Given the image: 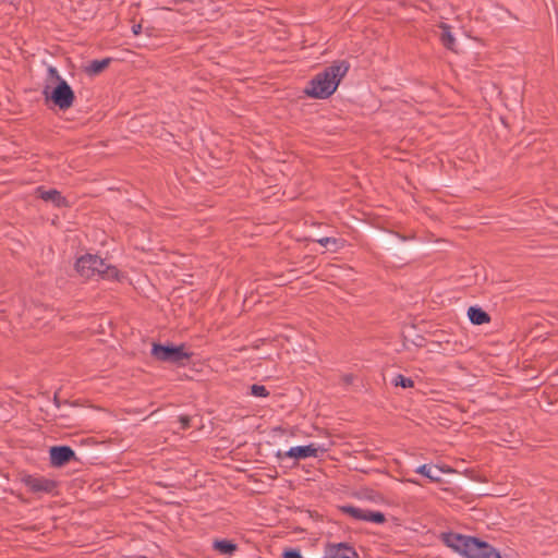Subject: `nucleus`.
Masks as SVG:
<instances>
[{
	"label": "nucleus",
	"instance_id": "1",
	"mask_svg": "<svg viewBox=\"0 0 558 558\" xmlns=\"http://www.w3.org/2000/svg\"><path fill=\"white\" fill-rule=\"evenodd\" d=\"M349 70L345 61L333 62L324 72L317 74L306 86L304 93L312 98L326 99L338 88L341 80Z\"/></svg>",
	"mask_w": 558,
	"mask_h": 558
},
{
	"label": "nucleus",
	"instance_id": "2",
	"mask_svg": "<svg viewBox=\"0 0 558 558\" xmlns=\"http://www.w3.org/2000/svg\"><path fill=\"white\" fill-rule=\"evenodd\" d=\"M43 96L46 104H52L62 111L70 109L75 101L74 90L53 66L47 69Z\"/></svg>",
	"mask_w": 558,
	"mask_h": 558
},
{
	"label": "nucleus",
	"instance_id": "3",
	"mask_svg": "<svg viewBox=\"0 0 558 558\" xmlns=\"http://www.w3.org/2000/svg\"><path fill=\"white\" fill-rule=\"evenodd\" d=\"M442 542L466 558H501L500 553L486 542L457 533H442Z\"/></svg>",
	"mask_w": 558,
	"mask_h": 558
},
{
	"label": "nucleus",
	"instance_id": "4",
	"mask_svg": "<svg viewBox=\"0 0 558 558\" xmlns=\"http://www.w3.org/2000/svg\"><path fill=\"white\" fill-rule=\"evenodd\" d=\"M74 269L84 279H93L97 276L104 280L122 281L124 278L114 265L108 264L98 255L93 254H84L77 257Z\"/></svg>",
	"mask_w": 558,
	"mask_h": 558
},
{
	"label": "nucleus",
	"instance_id": "5",
	"mask_svg": "<svg viewBox=\"0 0 558 558\" xmlns=\"http://www.w3.org/2000/svg\"><path fill=\"white\" fill-rule=\"evenodd\" d=\"M151 356L159 362L184 365V362L191 359L192 353L187 352L184 345L175 347L154 343Z\"/></svg>",
	"mask_w": 558,
	"mask_h": 558
},
{
	"label": "nucleus",
	"instance_id": "6",
	"mask_svg": "<svg viewBox=\"0 0 558 558\" xmlns=\"http://www.w3.org/2000/svg\"><path fill=\"white\" fill-rule=\"evenodd\" d=\"M22 483L34 494H50L57 487V482L43 477L25 474L21 477Z\"/></svg>",
	"mask_w": 558,
	"mask_h": 558
},
{
	"label": "nucleus",
	"instance_id": "7",
	"mask_svg": "<svg viewBox=\"0 0 558 558\" xmlns=\"http://www.w3.org/2000/svg\"><path fill=\"white\" fill-rule=\"evenodd\" d=\"M325 451H326V449H323V448L316 446L315 444H310L306 446L292 447L284 453L279 451L277 453V457L279 459L291 458L294 460H301V459H306V458H316V457H318V454L320 452L323 453Z\"/></svg>",
	"mask_w": 558,
	"mask_h": 558
},
{
	"label": "nucleus",
	"instance_id": "8",
	"mask_svg": "<svg viewBox=\"0 0 558 558\" xmlns=\"http://www.w3.org/2000/svg\"><path fill=\"white\" fill-rule=\"evenodd\" d=\"M340 510L343 513H347L355 519L359 520H366L372 521L376 523H383L385 522V515L381 512H371V511H364L360 508H355L352 506H342L340 507Z\"/></svg>",
	"mask_w": 558,
	"mask_h": 558
},
{
	"label": "nucleus",
	"instance_id": "9",
	"mask_svg": "<svg viewBox=\"0 0 558 558\" xmlns=\"http://www.w3.org/2000/svg\"><path fill=\"white\" fill-rule=\"evenodd\" d=\"M52 466L60 468L75 457V452L66 446L51 447L49 450Z\"/></svg>",
	"mask_w": 558,
	"mask_h": 558
},
{
	"label": "nucleus",
	"instance_id": "10",
	"mask_svg": "<svg viewBox=\"0 0 558 558\" xmlns=\"http://www.w3.org/2000/svg\"><path fill=\"white\" fill-rule=\"evenodd\" d=\"M357 554L344 543L327 544L324 558H355Z\"/></svg>",
	"mask_w": 558,
	"mask_h": 558
},
{
	"label": "nucleus",
	"instance_id": "11",
	"mask_svg": "<svg viewBox=\"0 0 558 558\" xmlns=\"http://www.w3.org/2000/svg\"><path fill=\"white\" fill-rule=\"evenodd\" d=\"M36 194L43 201L51 203V204H53L57 207H62V206H66L68 205L65 198L57 190L38 189L36 191Z\"/></svg>",
	"mask_w": 558,
	"mask_h": 558
},
{
	"label": "nucleus",
	"instance_id": "12",
	"mask_svg": "<svg viewBox=\"0 0 558 558\" xmlns=\"http://www.w3.org/2000/svg\"><path fill=\"white\" fill-rule=\"evenodd\" d=\"M468 317L474 325L487 324L490 320L489 315L480 307H470L468 310Z\"/></svg>",
	"mask_w": 558,
	"mask_h": 558
},
{
	"label": "nucleus",
	"instance_id": "13",
	"mask_svg": "<svg viewBox=\"0 0 558 558\" xmlns=\"http://www.w3.org/2000/svg\"><path fill=\"white\" fill-rule=\"evenodd\" d=\"M110 62L111 60L109 58L102 60H94L85 68V72L88 75H97L105 71L109 66Z\"/></svg>",
	"mask_w": 558,
	"mask_h": 558
},
{
	"label": "nucleus",
	"instance_id": "14",
	"mask_svg": "<svg viewBox=\"0 0 558 558\" xmlns=\"http://www.w3.org/2000/svg\"><path fill=\"white\" fill-rule=\"evenodd\" d=\"M439 27L441 28L442 33H441V36H440V39L442 41V44L450 50H453L454 46H456V38L453 37V35L451 34L450 32V27L445 24V23H441L439 25Z\"/></svg>",
	"mask_w": 558,
	"mask_h": 558
},
{
	"label": "nucleus",
	"instance_id": "15",
	"mask_svg": "<svg viewBox=\"0 0 558 558\" xmlns=\"http://www.w3.org/2000/svg\"><path fill=\"white\" fill-rule=\"evenodd\" d=\"M438 466H428L423 464L417 468L416 472L428 477L433 482H440L441 477L437 474Z\"/></svg>",
	"mask_w": 558,
	"mask_h": 558
},
{
	"label": "nucleus",
	"instance_id": "16",
	"mask_svg": "<svg viewBox=\"0 0 558 558\" xmlns=\"http://www.w3.org/2000/svg\"><path fill=\"white\" fill-rule=\"evenodd\" d=\"M214 548L221 554L231 555L236 550V545L229 541H216Z\"/></svg>",
	"mask_w": 558,
	"mask_h": 558
},
{
	"label": "nucleus",
	"instance_id": "17",
	"mask_svg": "<svg viewBox=\"0 0 558 558\" xmlns=\"http://www.w3.org/2000/svg\"><path fill=\"white\" fill-rule=\"evenodd\" d=\"M392 383L396 387H402V388H413L414 387V381L411 378L405 377L400 374L395 376V378L392 379Z\"/></svg>",
	"mask_w": 558,
	"mask_h": 558
},
{
	"label": "nucleus",
	"instance_id": "18",
	"mask_svg": "<svg viewBox=\"0 0 558 558\" xmlns=\"http://www.w3.org/2000/svg\"><path fill=\"white\" fill-rule=\"evenodd\" d=\"M251 392L255 397H266V396H268L267 389L265 388V386H262V385H253L251 387Z\"/></svg>",
	"mask_w": 558,
	"mask_h": 558
},
{
	"label": "nucleus",
	"instance_id": "19",
	"mask_svg": "<svg viewBox=\"0 0 558 558\" xmlns=\"http://www.w3.org/2000/svg\"><path fill=\"white\" fill-rule=\"evenodd\" d=\"M318 243L325 247H328L329 245L336 246L338 241L335 238H322L318 240Z\"/></svg>",
	"mask_w": 558,
	"mask_h": 558
},
{
	"label": "nucleus",
	"instance_id": "20",
	"mask_svg": "<svg viewBox=\"0 0 558 558\" xmlns=\"http://www.w3.org/2000/svg\"><path fill=\"white\" fill-rule=\"evenodd\" d=\"M283 558H301V554L298 550H287L283 553Z\"/></svg>",
	"mask_w": 558,
	"mask_h": 558
},
{
	"label": "nucleus",
	"instance_id": "21",
	"mask_svg": "<svg viewBox=\"0 0 558 558\" xmlns=\"http://www.w3.org/2000/svg\"><path fill=\"white\" fill-rule=\"evenodd\" d=\"M439 472H444V473H454L456 470H453L452 468L450 466H438V470H437V474H439Z\"/></svg>",
	"mask_w": 558,
	"mask_h": 558
},
{
	"label": "nucleus",
	"instance_id": "22",
	"mask_svg": "<svg viewBox=\"0 0 558 558\" xmlns=\"http://www.w3.org/2000/svg\"><path fill=\"white\" fill-rule=\"evenodd\" d=\"M343 383L347 385H351L354 380V376L352 374H347L342 377Z\"/></svg>",
	"mask_w": 558,
	"mask_h": 558
},
{
	"label": "nucleus",
	"instance_id": "23",
	"mask_svg": "<svg viewBox=\"0 0 558 558\" xmlns=\"http://www.w3.org/2000/svg\"><path fill=\"white\" fill-rule=\"evenodd\" d=\"M132 32L135 36L140 35L142 32V24L138 23L132 27Z\"/></svg>",
	"mask_w": 558,
	"mask_h": 558
},
{
	"label": "nucleus",
	"instance_id": "24",
	"mask_svg": "<svg viewBox=\"0 0 558 558\" xmlns=\"http://www.w3.org/2000/svg\"><path fill=\"white\" fill-rule=\"evenodd\" d=\"M181 423H182L183 427H187L189 423H190L189 417L187 416H182L181 417Z\"/></svg>",
	"mask_w": 558,
	"mask_h": 558
},
{
	"label": "nucleus",
	"instance_id": "25",
	"mask_svg": "<svg viewBox=\"0 0 558 558\" xmlns=\"http://www.w3.org/2000/svg\"><path fill=\"white\" fill-rule=\"evenodd\" d=\"M148 263H150V264H156V263H158V262H157V260H148Z\"/></svg>",
	"mask_w": 558,
	"mask_h": 558
}]
</instances>
